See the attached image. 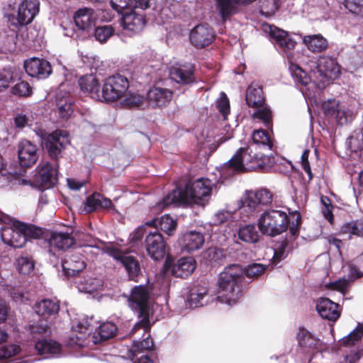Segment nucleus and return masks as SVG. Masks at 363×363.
<instances>
[{
	"label": "nucleus",
	"instance_id": "15",
	"mask_svg": "<svg viewBox=\"0 0 363 363\" xmlns=\"http://www.w3.org/2000/svg\"><path fill=\"white\" fill-rule=\"evenodd\" d=\"M69 141V135L66 130H57L47 137L45 145L50 156L53 159H57Z\"/></svg>",
	"mask_w": 363,
	"mask_h": 363
},
{
	"label": "nucleus",
	"instance_id": "32",
	"mask_svg": "<svg viewBox=\"0 0 363 363\" xmlns=\"http://www.w3.org/2000/svg\"><path fill=\"white\" fill-rule=\"evenodd\" d=\"M145 225L160 229L168 235H171L176 230L177 223L176 219L169 214H166L159 218H154L150 221H147Z\"/></svg>",
	"mask_w": 363,
	"mask_h": 363
},
{
	"label": "nucleus",
	"instance_id": "31",
	"mask_svg": "<svg viewBox=\"0 0 363 363\" xmlns=\"http://www.w3.org/2000/svg\"><path fill=\"white\" fill-rule=\"evenodd\" d=\"M196 260L191 257L180 258L171 267L172 274L177 277H186L196 269Z\"/></svg>",
	"mask_w": 363,
	"mask_h": 363
},
{
	"label": "nucleus",
	"instance_id": "23",
	"mask_svg": "<svg viewBox=\"0 0 363 363\" xmlns=\"http://www.w3.org/2000/svg\"><path fill=\"white\" fill-rule=\"evenodd\" d=\"M81 89L87 93L91 98L101 101L102 84H100L98 79L93 74L82 77L79 80Z\"/></svg>",
	"mask_w": 363,
	"mask_h": 363
},
{
	"label": "nucleus",
	"instance_id": "5",
	"mask_svg": "<svg viewBox=\"0 0 363 363\" xmlns=\"http://www.w3.org/2000/svg\"><path fill=\"white\" fill-rule=\"evenodd\" d=\"M257 154L252 155L247 148L241 147L225 164L222 174L230 177L235 173H242L257 169Z\"/></svg>",
	"mask_w": 363,
	"mask_h": 363
},
{
	"label": "nucleus",
	"instance_id": "7",
	"mask_svg": "<svg viewBox=\"0 0 363 363\" xmlns=\"http://www.w3.org/2000/svg\"><path fill=\"white\" fill-rule=\"evenodd\" d=\"M129 88V82L126 77L116 74L106 78L102 83L103 102H114L122 100Z\"/></svg>",
	"mask_w": 363,
	"mask_h": 363
},
{
	"label": "nucleus",
	"instance_id": "28",
	"mask_svg": "<svg viewBox=\"0 0 363 363\" xmlns=\"http://www.w3.org/2000/svg\"><path fill=\"white\" fill-rule=\"evenodd\" d=\"M147 102L153 108L167 106L172 99V91L168 89L155 87L147 93Z\"/></svg>",
	"mask_w": 363,
	"mask_h": 363
},
{
	"label": "nucleus",
	"instance_id": "20",
	"mask_svg": "<svg viewBox=\"0 0 363 363\" xmlns=\"http://www.w3.org/2000/svg\"><path fill=\"white\" fill-rule=\"evenodd\" d=\"M18 157L21 166L29 167L38 160V147L28 140H24L18 146Z\"/></svg>",
	"mask_w": 363,
	"mask_h": 363
},
{
	"label": "nucleus",
	"instance_id": "37",
	"mask_svg": "<svg viewBox=\"0 0 363 363\" xmlns=\"http://www.w3.org/2000/svg\"><path fill=\"white\" fill-rule=\"evenodd\" d=\"M117 331L116 325L111 322L102 323L92 335V342L97 343L100 341L106 340L113 337Z\"/></svg>",
	"mask_w": 363,
	"mask_h": 363
},
{
	"label": "nucleus",
	"instance_id": "59",
	"mask_svg": "<svg viewBox=\"0 0 363 363\" xmlns=\"http://www.w3.org/2000/svg\"><path fill=\"white\" fill-rule=\"evenodd\" d=\"M216 106L224 118H225L230 112V103L225 93H220V96L216 102Z\"/></svg>",
	"mask_w": 363,
	"mask_h": 363
},
{
	"label": "nucleus",
	"instance_id": "38",
	"mask_svg": "<svg viewBox=\"0 0 363 363\" xmlns=\"http://www.w3.org/2000/svg\"><path fill=\"white\" fill-rule=\"evenodd\" d=\"M74 239L67 233H52L50 238V245L59 250H66L73 245Z\"/></svg>",
	"mask_w": 363,
	"mask_h": 363
},
{
	"label": "nucleus",
	"instance_id": "17",
	"mask_svg": "<svg viewBox=\"0 0 363 363\" xmlns=\"http://www.w3.org/2000/svg\"><path fill=\"white\" fill-rule=\"evenodd\" d=\"M145 248L148 255L155 260L162 259L166 253V245L160 233H149L145 240Z\"/></svg>",
	"mask_w": 363,
	"mask_h": 363
},
{
	"label": "nucleus",
	"instance_id": "21",
	"mask_svg": "<svg viewBox=\"0 0 363 363\" xmlns=\"http://www.w3.org/2000/svg\"><path fill=\"white\" fill-rule=\"evenodd\" d=\"M298 340L299 345L305 348L307 352H312L316 350L317 352L313 353L311 357L309 359L308 363H317L315 359L322 357L321 351L323 346L319 340L315 339L312 335L307 330H301L298 334Z\"/></svg>",
	"mask_w": 363,
	"mask_h": 363
},
{
	"label": "nucleus",
	"instance_id": "18",
	"mask_svg": "<svg viewBox=\"0 0 363 363\" xmlns=\"http://www.w3.org/2000/svg\"><path fill=\"white\" fill-rule=\"evenodd\" d=\"M95 328V326L86 320L84 323H79L74 327L67 344L69 347L77 348L83 347L87 345V338Z\"/></svg>",
	"mask_w": 363,
	"mask_h": 363
},
{
	"label": "nucleus",
	"instance_id": "25",
	"mask_svg": "<svg viewBox=\"0 0 363 363\" xmlns=\"http://www.w3.org/2000/svg\"><path fill=\"white\" fill-rule=\"evenodd\" d=\"M153 347V342L149 337L145 338L141 342L133 341L131 347L129 350L130 357L134 363H153L147 355L138 356L150 350Z\"/></svg>",
	"mask_w": 363,
	"mask_h": 363
},
{
	"label": "nucleus",
	"instance_id": "62",
	"mask_svg": "<svg viewBox=\"0 0 363 363\" xmlns=\"http://www.w3.org/2000/svg\"><path fill=\"white\" fill-rule=\"evenodd\" d=\"M21 229L25 236L26 241L30 238H38L42 235V230L40 228H38L35 226H27L22 224Z\"/></svg>",
	"mask_w": 363,
	"mask_h": 363
},
{
	"label": "nucleus",
	"instance_id": "35",
	"mask_svg": "<svg viewBox=\"0 0 363 363\" xmlns=\"http://www.w3.org/2000/svg\"><path fill=\"white\" fill-rule=\"evenodd\" d=\"M35 349L40 354L52 357L60 354L62 346L52 340H41L35 343Z\"/></svg>",
	"mask_w": 363,
	"mask_h": 363
},
{
	"label": "nucleus",
	"instance_id": "54",
	"mask_svg": "<svg viewBox=\"0 0 363 363\" xmlns=\"http://www.w3.org/2000/svg\"><path fill=\"white\" fill-rule=\"evenodd\" d=\"M344 5L350 12L363 16V0H345Z\"/></svg>",
	"mask_w": 363,
	"mask_h": 363
},
{
	"label": "nucleus",
	"instance_id": "27",
	"mask_svg": "<svg viewBox=\"0 0 363 363\" xmlns=\"http://www.w3.org/2000/svg\"><path fill=\"white\" fill-rule=\"evenodd\" d=\"M214 35L212 30L206 25H198L191 31V43L198 48L208 45L213 41Z\"/></svg>",
	"mask_w": 363,
	"mask_h": 363
},
{
	"label": "nucleus",
	"instance_id": "51",
	"mask_svg": "<svg viewBox=\"0 0 363 363\" xmlns=\"http://www.w3.org/2000/svg\"><path fill=\"white\" fill-rule=\"evenodd\" d=\"M260 13L267 16L275 13L279 6V0H260Z\"/></svg>",
	"mask_w": 363,
	"mask_h": 363
},
{
	"label": "nucleus",
	"instance_id": "3",
	"mask_svg": "<svg viewBox=\"0 0 363 363\" xmlns=\"http://www.w3.org/2000/svg\"><path fill=\"white\" fill-rule=\"evenodd\" d=\"M130 306L138 311L140 320L133 328L131 333H135L138 329H142V333L147 332L150 328L149 317L150 315V292L144 286L134 287L130 296Z\"/></svg>",
	"mask_w": 363,
	"mask_h": 363
},
{
	"label": "nucleus",
	"instance_id": "39",
	"mask_svg": "<svg viewBox=\"0 0 363 363\" xmlns=\"http://www.w3.org/2000/svg\"><path fill=\"white\" fill-rule=\"evenodd\" d=\"M260 235L253 224L240 226L238 231V238L246 243H256L259 240Z\"/></svg>",
	"mask_w": 363,
	"mask_h": 363
},
{
	"label": "nucleus",
	"instance_id": "46",
	"mask_svg": "<svg viewBox=\"0 0 363 363\" xmlns=\"http://www.w3.org/2000/svg\"><path fill=\"white\" fill-rule=\"evenodd\" d=\"M144 103L145 99L143 96L138 93L132 92L128 90L125 96H123L121 101V105L127 108H139L143 106Z\"/></svg>",
	"mask_w": 363,
	"mask_h": 363
},
{
	"label": "nucleus",
	"instance_id": "30",
	"mask_svg": "<svg viewBox=\"0 0 363 363\" xmlns=\"http://www.w3.org/2000/svg\"><path fill=\"white\" fill-rule=\"evenodd\" d=\"M204 244V236L200 232L191 230L185 233L180 240L184 250L191 252L199 250Z\"/></svg>",
	"mask_w": 363,
	"mask_h": 363
},
{
	"label": "nucleus",
	"instance_id": "1",
	"mask_svg": "<svg viewBox=\"0 0 363 363\" xmlns=\"http://www.w3.org/2000/svg\"><path fill=\"white\" fill-rule=\"evenodd\" d=\"M267 267V265L259 263L250 264L245 269L239 264L226 267L219 276V301L230 306L236 303L241 296L240 281L243 274L257 278L266 271Z\"/></svg>",
	"mask_w": 363,
	"mask_h": 363
},
{
	"label": "nucleus",
	"instance_id": "41",
	"mask_svg": "<svg viewBox=\"0 0 363 363\" xmlns=\"http://www.w3.org/2000/svg\"><path fill=\"white\" fill-rule=\"evenodd\" d=\"M59 304L50 299H43L35 305V311L42 316H50L57 313L59 311Z\"/></svg>",
	"mask_w": 363,
	"mask_h": 363
},
{
	"label": "nucleus",
	"instance_id": "24",
	"mask_svg": "<svg viewBox=\"0 0 363 363\" xmlns=\"http://www.w3.org/2000/svg\"><path fill=\"white\" fill-rule=\"evenodd\" d=\"M122 23L124 30L131 33H137L143 29L145 25V19L142 13L132 10L129 12H125L123 15Z\"/></svg>",
	"mask_w": 363,
	"mask_h": 363
},
{
	"label": "nucleus",
	"instance_id": "34",
	"mask_svg": "<svg viewBox=\"0 0 363 363\" xmlns=\"http://www.w3.org/2000/svg\"><path fill=\"white\" fill-rule=\"evenodd\" d=\"M113 207L112 201L104 197L99 194H93L86 199L84 210L86 212H92L97 209H108Z\"/></svg>",
	"mask_w": 363,
	"mask_h": 363
},
{
	"label": "nucleus",
	"instance_id": "14",
	"mask_svg": "<svg viewBox=\"0 0 363 363\" xmlns=\"http://www.w3.org/2000/svg\"><path fill=\"white\" fill-rule=\"evenodd\" d=\"M83 253L81 247H77L66 254L62 263L63 272L66 276H75L85 268Z\"/></svg>",
	"mask_w": 363,
	"mask_h": 363
},
{
	"label": "nucleus",
	"instance_id": "8",
	"mask_svg": "<svg viewBox=\"0 0 363 363\" xmlns=\"http://www.w3.org/2000/svg\"><path fill=\"white\" fill-rule=\"evenodd\" d=\"M317 78L323 84H330L341 75V66L337 60L329 55L320 56L316 62Z\"/></svg>",
	"mask_w": 363,
	"mask_h": 363
},
{
	"label": "nucleus",
	"instance_id": "29",
	"mask_svg": "<svg viewBox=\"0 0 363 363\" xmlns=\"http://www.w3.org/2000/svg\"><path fill=\"white\" fill-rule=\"evenodd\" d=\"M74 20L79 29L89 31L94 26L96 16L93 9L84 8L76 11Z\"/></svg>",
	"mask_w": 363,
	"mask_h": 363
},
{
	"label": "nucleus",
	"instance_id": "63",
	"mask_svg": "<svg viewBox=\"0 0 363 363\" xmlns=\"http://www.w3.org/2000/svg\"><path fill=\"white\" fill-rule=\"evenodd\" d=\"M350 284V281L347 278H342L335 281L330 282L326 285L329 289L338 291L344 294Z\"/></svg>",
	"mask_w": 363,
	"mask_h": 363
},
{
	"label": "nucleus",
	"instance_id": "33",
	"mask_svg": "<svg viewBox=\"0 0 363 363\" xmlns=\"http://www.w3.org/2000/svg\"><path fill=\"white\" fill-rule=\"evenodd\" d=\"M303 43L308 50L314 53L323 52L328 46V40L320 34L305 35Z\"/></svg>",
	"mask_w": 363,
	"mask_h": 363
},
{
	"label": "nucleus",
	"instance_id": "26",
	"mask_svg": "<svg viewBox=\"0 0 363 363\" xmlns=\"http://www.w3.org/2000/svg\"><path fill=\"white\" fill-rule=\"evenodd\" d=\"M316 310L323 318L331 321L337 320L340 315L339 305L327 298H320L318 300Z\"/></svg>",
	"mask_w": 363,
	"mask_h": 363
},
{
	"label": "nucleus",
	"instance_id": "19",
	"mask_svg": "<svg viewBox=\"0 0 363 363\" xmlns=\"http://www.w3.org/2000/svg\"><path fill=\"white\" fill-rule=\"evenodd\" d=\"M38 0H22L18 5L16 19L20 25H27L33 21L39 12Z\"/></svg>",
	"mask_w": 363,
	"mask_h": 363
},
{
	"label": "nucleus",
	"instance_id": "10",
	"mask_svg": "<svg viewBox=\"0 0 363 363\" xmlns=\"http://www.w3.org/2000/svg\"><path fill=\"white\" fill-rule=\"evenodd\" d=\"M322 108L326 116L334 118L337 123L340 125L351 122L355 116L354 110L349 108L344 104H340L334 99L324 101Z\"/></svg>",
	"mask_w": 363,
	"mask_h": 363
},
{
	"label": "nucleus",
	"instance_id": "53",
	"mask_svg": "<svg viewBox=\"0 0 363 363\" xmlns=\"http://www.w3.org/2000/svg\"><path fill=\"white\" fill-rule=\"evenodd\" d=\"M18 271L23 274H29L34 269V262L30 258L21 257L17 259Z\"/></svg>",
	"mask_w": 363,
	"mask_h": 363
},
{
	"label": "nucleus",
	"instance_id": "12",
	"mask_svg": "<svg viewBox=\"0 0 363 363\" xmlns=\"http://www.w3.org/2000/svg\"><path fill=\"white\" fill-rule=\"evenodd\" d=\"M106 252L124 267L130 279H134L138 277L140 271V267L135 257L130 255L127 252H123L118 248L113 247L107 248Z\"/></svg>",
	"mask_w": 363,
	"mask_h": 363
},
{
	"label": "nucleus",
	"instance_id": "60",
	"mask_svg": "<svg viewBox=\"0 0 363 363\" xmlns=\"http://www.w3.org/2000/svg\"><path fill=\"white\" fill-rule=\"evenodd\" d=\"M257 169L259 171H267L269 170L272 165L274 164V158L270 156H267L264 155H262L259 157L257 155Z\"/></svg>",
	"mask_w": 363,
	"mask_h": 363
},
{
	"label": "nucleus",
	"instance_id": "48",
	"mask_svg": "<svg viewBox=\"0 0 363 363\" xmlns=\"http://www.w3.org/2000/svg\"><path fill=\"white\" fill-rule=\"evenodd\" d=\"M290 69L291 75L296 83L307 86L311 82L310 76L299 66L293 65Z\"/></svg>",
	"mask_w": 363,
	"mask_h": 363
},
{
	"label": "nucleus",
	"instance_id": "13",
	"mask_svg": "<svg viewBox=\"0 0 363 363\" xmlns=\"http://www.w3.org/2000/svg\"><path fill=\"white\" fill-rule=\"evenodd\" d=\"M57 182V170L48 162H41L34 177L35 185L41 189H49Z\"/></svg>",
	"mask_w": 363,
	"mask_h": 363
},
{
	"label": "nucleus",
	"instance_id": "6",
	"mask_svg": "<svg viewBox=\"0 0 363 363\" xmlns=\"http://www.w3.org/2000/svg\"><path fill=\"white\" fill-rule=\"evenodd\" d=\"M245 101L247 104L257 111L252 114V118L262 121L266 126H269L272 122V112L267 106H264V99L261 86L251 84L246 91Z\"/></svg>",
	"mask_w": 363,
	"mask_h": 363
},
{
	"label": "nucleus",
	"instance_id": "43",
	"mask_svg": "<svg viewBox=\"0 0 363 363\" xmlns=\"http://www.w3.org/2000/svg\"><path fill=\"white\" fill-rule=\"evenodd\" d=\"M77 240L79 242V247L82 249V252L88 255V254L97 255L99 248L96 246V240L91 236L84 234H79Z\"/></svg>",
	"mask_w": 363,
	"mask_h": 363
},
{
	"label": "nucleus",
	"instance_id": "64",
	"mask_svg": "<svg viewBox=\"0 0 363 363\" xmlns=\"http://www.w3.org/2000/svg\"><path fill=\"white\" fill-rule=\"evenodd\" d=\"M288 244L285 241L279 242L274 249L273 262L274 263L279 262L281 259L286 256V250Z\"/></svg>",
	"mask_w": 363,
	"mask_h": 363
},
{
	"label": "nucleus",
	"instance_id": "58",
	"mask_svg": "<svg viewBox=\"0 0 363 363\" xmlns=\"http://www.w3.org/2000/svg\"><path fill=\"white\" fill-rule=\"evenodd\" d=\"M14 179L15 175L9 172V171L5 168V164L0 156V185H9Z\"/></svg>",
	"mask_w": 363,
	"mask_h": 363
},
{
	"label": "nucleus",
	"instance_id": "50",
	"mask_svg": "<svg viewBox=\"0 0 363 363\" xmlns=\"http://www.w3.org/2000/svg\"><path fill=\"white\" fill-rule=\"evenodd\" d=\"M13 81V71L11 67L0 69V92L6 91Z\"/></svg>",
	"mask_w": 363,
	"mask_h": 363
},
{
	"label": "nucleus",
	"instance_id": "36",
	"mask_svg": "<svg viewBox=\"0 0 363 363\" xmlns=\"http://www.w3.org/2000/svg\"><path fill=\"white\" fill-rule=\"evenodd\" d=\"M169 74L175 82L188 84L192 81L193 71L190 65L174 66L171 68Z\"/></svg>",
	"mask_w": 363,
	"mask_h": 363
},
{
	"label": "nucleus",
	"instance_id": "61",
	"mask_svg": "<svg viewBox=\"0 0 363 363\" xmlns=\"http://www.w3.org/2000/svg\"><path fill=\"white\" fill-rule=\"evenodd\" d=\"M31 88L26 82H21L15 84L12 88V93L15 95L26 96L30 95Z\"/></svg>",
	"mask_w": 363,
	"mask_h": 363
},
{
	"label": "nucleus",
	"instance_id": "2",
	"mask_svg": "<svg viewBox=\"0 0 363 363\" xmlns=\"http://www.w3.org/2000/svg\"><path fill=\"white\" fill-rule=\"evenodd\" d=\"M217 188L216 182L200 178L185 188H177L168 194L156 208L162 211L170 205L189 204L204 206L213 191Z\"/></svg>",
	"mask_w": 363,
	"mask_h": 363
},
{
	"label": "nucleus",
	"instance_id": "47",
	"mask_svg": "<svg viewBox=\"0 0 363 363\" xmlns=\"http://www.w3.org/2000/svg\"><path fill=\"white\" fill-rule=\"evenodd\" d=\"M238 217V215L235 212L219 211L213 216V223L220 225L226 223L229 225H233Z\"/></svg>",
	"mask_w": 363,
	"mask_h": 363
},
{
	"label": "nucleus",
	"instance_id": "49",
	"mask_svg": "<svg viewBox=\"0 0 363 363\" xmlns=\"http://www.w3.org/2000/svg\"><path fill=\"white\" fill-rule=\"evenodd\" d=\"M115 30L111 25L98 26L94 30L95 39L101 43H106L114 33Z\"/></svg>",
	"mask_w": 363,
	"mask_h": 363
},
{
	"label": "nucleus",
	"instance_id": "11",
	"mask_svg": "<svg viewBox=\"0 0 363 363\" xmlns=\"http://www.w3.org/2000/svg\"><path fill=\"white\" fill-rule=\"evenodd\" d=\"M8 220L7 217L0 228L2 241L13 247H22L26 243V238L21 229L22 223L18 222L7 223Z\"/></svg>",
	"mask_w": 363,
	"mask_h": 363
},
{
	"label": "nucleus",
	"instance_id": "45",
	"mask_svg": "<svg viewBox=\"0 0 363 363\" xmlns=\"http://www.w3.org/2000/svg\"><path fill=\"white\" fill-rule=\"evenodd\" d=\"M252 138L253 143L259 147L265 150H272L273 146L272 140L264 130H255L252 133Z\"/></svg>",
	"mask_w": 363,
	"mask_h": 363
},
{
	"label": "nucleus",
	"instance_id": "44",
	"mask_svg": "<svg viewBox=\"0 0 363 363\" xmlns=\"http://www.w3.org/2000/svg\"><path fill=\"white\" fill-rule=\"evenodd\" d=\"M79 291L85 293H92L100 290L103 287V281L99 278H88L84 281L77 282Z\"/></svg>",
	"mask_w": 363,
	"mask_h": 363
},
{
	"label": "nucleus",
	"instance_id": "4",
	"mask_svg": "<svg viewBox=\"0 0 363 363\" xmlns=\"http://www.w3.org/2000/svg\"><path fill=\"white\" fill-rule=\"evenodd\" d=\"M288 216L281 211H266L257 222L258 228L264 235L275 236L286 231L288 227Z\"/></svg>",
	"mask_w": 363,
	"mask_h": 363
},
{
	"label": "nucleus",
	"instance_id": "52",
	"mask_svg": "<svg viewBox=\"0 0 363 363\" xmlns=\"http://www.w3.org/2000/svg\"><path fill=\"white\" fill-rule=\"evenodd\" d=\"M342 231L344 233L362 236L363 235V221L357 220L346 223L342 227Z\"/></svg>",
	"mask_w": 363,
	"mask_h": 363
},
{
	"label": "nucleus",
	"instance_id": "42",
	"mask_svg": "<svg viewBox=\"0 0 363 363\" xmlns=\"http://www.w3.org/2000/svg\"><path fill=\"white\" fill-rule=\"evenodd\" d=\"M72 100L67 94H58L56 98V105L58 108V113L61 118H68L73 113L72 108Z\"/></svg>",
	"mask_w": 363,
	"mask_h": 363
},
{
	"label": "nucleus",
	"instance_id": "40",
	"mask_svg": "<svg viewBox=\"0 0 363 363\" xmlns=\"http://www.w3.org/2000/svg\"><path fill=\"white\" fill-rule=\"evenodd\" d=\"M213 301V298L208 296V290L205 288L198 289L191 292L188 302L191 307H199L208 304Z\"/></svg>",
	"mask_w": 363,
	"mask_h": 363
},
{
	"label": "nucleus",
	"instance_id": "16",
	"mask_svg": "<svg viewBox=\"0 0 363 363\" xmlns=\"http://www.w3.org/2000/svg\"><path fill=\"white\" fill-rule=\"evenodd\" d=\"M263 30L269 34L271 40L282 48L285 52L287 53L294 49L296 43L286 31L268 24L263 26Z\"/></svg>",
	"mask_w": 363,
	"mask_h": 363
},
{
	"label": "nucleus",
	"instance_id": "22",
	"mask_svg": "<svg viewBox=\"0 0 363 363\" xmlns=\"http://www.w3.org/2000/svg\"><path fill=\"white\" fill-rule=\"evenodd\" d=\"M24 68L28 74L33 77L44 79L52 72L50 63L37 57L28 59L24 62Z\"/></svg>",
	"mask_w": 363,
	"mask_h": 363
},
{
	"label": "nucleus",
	"instance_id": "56",
	"mask_svg": "<svg viewBox=\"0 0 363 363\" xmlns=\"http://www.w3.org/2000/svg\"><path fill=\"white\" fill-rule=\"evenodd\" d=\"M112 8L123 15L125 12L132 11L131 0H111Z\"/></svg>",
	"mask_w": 363,
	"mask_h": 363
},
{
	"label": "nucleus",
	"instance_id": "57",
	"mask_svg": "<svg viewBox=\"0 0 363 363\" xmlns=\"http://www.w3.org/2000/svg\"><path fill=\"white\" fill-rule=\"evenodd\" d=\"M363 334V324L357 327L342 340V344L345 346H350L359 341Z\"/></svg>",
	"mask_w": 363,
	"mask_h": 363
},
{
	"label": "nucleus",
	"instance_id": "9",
	"mask_svg": "<svg viewBox=\"0 0 363 363\" xmlns=\"http://www.w3.org/2000/svg\"><path fill=\"white\" fill-rule=\"evenodd\" d=\"M272 194L265 189L257 191H250L241 200L240 208L248 214L259 211L262 206L270 204L272 201Z\"/></svg>",
	"mask_w": 363,
	"mask_h": 363
},
{
	"label": "nucleus",
	"instance_id": "55",
	"mask_svg": "<svg viewBox=\"0 0 363 363\" xmlns=\"http://www.w3.org/2000/svg\"><path fill=\"white\" fill-rule=\"evenodd\" d=\"M343 268L347 269V279L350 281V283L363 277V272L352 262L345 264Z\"/></svg>",
	"mask_w": 363,
	"mask_h": 363
}]
</instances>
